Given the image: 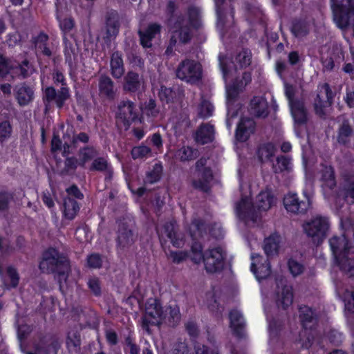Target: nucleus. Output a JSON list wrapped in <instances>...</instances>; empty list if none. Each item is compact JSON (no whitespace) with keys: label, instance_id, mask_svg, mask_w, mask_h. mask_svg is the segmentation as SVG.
Listing matches in <instances>:
<instances>
[{"label":"nucleus","instance_id":"obj_1","mask_svg":"<svg viewBox=\"0 0 354 354\" xmlns=\"http://www.w3.org/2000/svg\"><path fill=\"white\" fill-rule=\"evenodd\" d=\"M242 192L241 199L237 203L236 212L238 217L243 220L250 218L254 220V214L256 211L266 212L274 205V198L268 189L261 192L255 199L253 204L251 203V189L247 184L240 185Z\"/></svg>","mask_w":354,"mask_h":354},{"label":"nucleus","instance_id":"obj_2","mask_svg":"<svg viewBox=\"0 0 354 354\" xmlns=\"http://www.w3.org/2000/svg\"><path fill=\"white\" fill-rule=\"evenodd\" d=\"M329 243L335 261L342 270L350 276L354 275V259L351 257L354 253V247L348 246L344 236L333 237Z\"/></svg>","mask_w":354,"mask_h":354},{"label":"nucleus","instance_id":"obj_3","mask_svg":"<svg viewBox=\"0 0 354 354\" xmlns=\"http://www.w3.org/2000/svg\"><path fill=\"white\" fill-rule=\"evenodd\" d=\"M39 268L44 272H56L59 281V287L63 288L64 282L66 281L69 271V262L55 249H49L44 252L43 259L39 263Z\"/></svg>","mask_w":354,"mask_h":354},{"label":"nucleus","instance_id":"obj_4","mask_svg":"<svg viewBox=\"0 0 354 354\" xmlns=\"http://www.w3.org/2000/svg\"><path fill=\"white\" fill-rule=\"evenodd\" d=\"M39 268L44 272H56L59 281V287L63 288L64 282L66 281L69 271V262L55 249H49L44 252L43 259L39 263Z\"/></svg>","mask_w":354,"mask_h":354},{"label":"nucleus","instance_id":"obj_5","mask_svg":"<svg viewBox=\"0 0 354 354\" xmlns=\"http://www.w3.org/2000/svg\"><path fill=\"white\" fill-rule=\"evenodd\" d=\"M189 257L196 263L203 261L207 272L210 273L221 270L224 265V252L221 248H216L203 254L201 245L195 243L192 246Z\"/></svg>","mask_w":354,"mask_h":354},{"label":"nucleus","instance_id":"obj_6","mask_svg":"<svg viewBox=\"0 0 354 354\" xmlns=\"http://www.w3.org/2000/svg\"><path fill=\"white\" fill-rule=\"evenodd\" d=\"M220 65L223 73L224 80L226 84V103L228 117L227 120V125L230 128L232 125L230 118L236 116L233 107L234 100L236 97L239 91L241 90L251 80V75L249 73H245L241 80L238 81L236 84L230 85L229 84V81L231 77L233 76L234 72L232 71H228L224 60H222L221 59H220Z\"/></svg>","mask_w":354,"mask_h":354},{"label":"nucleus","instance_id":"obj_7","mask_svg":"<svg viewBox=\"0 0 354 354\" xmlns=\"http://www.w3.org/2000/svg\"><path fill=\"white\" fill-rule=\"evenodd\" d=\"M334 21L345 32L352 28L354 35V0H332Z\"/></svg>","mask_w":354,"mask_h":354},{"label":"nucleus","instance_id":"obj_8","mask_svg":"<svg viewBox=\"0 0 354 354\" xmlns=\"http://www.w3.org/2000/svg\"><path fill=\"white\" fill-rule=\"evenodd\" d=\"M329 229L328 220L321 216H315L303 224L304 232L312 237L315 242L319 243L325 239Z\"/></svg>","mask_w":354,"mask_h":354},{"label":"nucleus","instance_id":"obj_9","mask_svg":"<svg viewBox=\"0 0 354 354\" xmlns=\"http://www.w3.org/2000/svg\"><path fill=\"white\" fill-rule=\"evenodd\" d=\"M286 94L292 116L295 120V131L299 135L300 128L303 127L307 118L306 109L302 102L295 100V89L292 86H286Z\"/></svg>","mask_w":354,"mask_h":354},{"label":"nucleus","instance_id":"obj_10","mask_svg":"<svg viewBox=\"0 0 354 354\" xmlns=\"http://www.w3.org/2000/svg\"><path fill=\"white\" fill-rule=\"evenodd\" d=\"M166 316H164L160 303L155 299H149L146 304L145 315L142 318V327L149 331L150 326H158L161 324Z\"/></svg>","mask_w":354,"mask_h":354},{"label":"nucleus","instance_id":"obj_11","mask_svg":"<svg viewBox=\"0 0 354 354\" xmlns=\"http://www.w3.org/2000/svg\"><path fill=\"white\" fill-rule=\"evenodd\" d=\"M176 75L178 78L185 80L190 84L200 80L202 76L201 64L193 60H185L178 66Z\"/></svg>","mask_w":354,"mask_h":354},{"label":"nucleus","instance_id":"obj_12","mask_svg":"<svg viewBox=\"0 0 354 354\" xmlns=\"http://www.w3.org/2000/svg\"><path fill=\"white\" fill-rule=\"evenodd\" d=\"M333 98V93L327 84L319 86L314 101L315 112L319 115H325L331 104Z\"/></svg>","mask_w":354,"mask_h":354},{"label":"nucleus","instance_id":"obj_13","mask_svg":"<svg viewBox=\"0 0 354 354\" xmlns=\"http://www.w3.org/2000/svg\"><path fill=\"white\" fill-rule=\"evenodd\" d=\"M251 261V271L257 280L261 281L270 275V268L267 260L263 259L259 254H252Z\"/></svg>","mask_w":354,"mask_h":354},{"label":"nucleus","instance_id":"obj_14","mask_svg":"<svg viewBox=\"0 0 354 354\" xmlns=\"http://www.w3.org/2000/svg\"><path fill=\"white\" fill-rule=\"evenodd\" d=\"M118 122H122L124 125H129L131 121H135L137 118L136 107L133 103L126 102L122 103L116 113Z\"/></svg>","mask_w":354,"mask_h":354},{"label":"nucleus","instance_id":"obj_15","mask_svg":"<svg viewBox=\"0 0 354 354\" xmlns=\"http://www.w3.org/2000/svg\"><path fill=\"white\" fill-rule=\"evenodd\" d=\"M286 209L290 212L298 213L305 211L309 205V202H299L298 197L295 194H288L283 200Z\"/></svg>","mask_w":354,"mask_h":354},{"label":"nucleus","instance_id":"obj_16","mask_svg":"<svg viewBox=\"0 0 354 354\" xmlns=\"http://www.w3.org/2000/svg\"><path fill=\"white\" fill-rule=\"evenodd\" d=\"M254 124L252 120L250 118L242 119L239 123L236 138L239 142H245L250 138V134L254 129Z\"/></svg>","mask_w":354,"mask_h":354},{"label":"nucleus","instance_id":"obj_17","mask_svg":"<svg viewBox=\"0 0 354 354\" xmlns=\"http://www.w3.org/2000/svg\"><path fill=\"white\" fill-rule=\"evenodd\" d=\"M63 140L64 142V145H63V154L66 155L71 152V149H72L73 145L76 143L77 140L86 142L88 140V137L86 134L82 133L77 138H75L72 128H68L66 134L63 136Z\"/></svg>","mask_w":354,"mask_h":354},{"label":"nucleus","instance_id":"obj_18","mask_svg":"<svg viewBox=\"0 0 354 354\" xmlns=\"http://www.w3.org/2000/svg\"><path fill=\"white\" fill-rule=\"evenodd\" d=\"M45 95L48 102L55 100L58 106H61L64 101L69 97L68 89L65 87L61 88L58 94L52 87H48L45 91Z\"/></svg>","mask_w":354,"mask_h":354},{"label":"nucleus","instance_id":"obj_19","mask_svg":"<svg viewBox=\"0 0 354 354\" xmlns=\"http://www.w3.org/2000/svg\"><path fill=\"white\" fill-rule=\"evenodd\" d=\"M124 88L130 91H136L144 87V82L135 73H129L124 78Z\"/></svg>","mask_w":354,"mask_h":354},{"label":"nucleus","instance_id":"obj_20","mask_svg":"<svg viewBox=\"0 0 354 354\" xmlns=\"http://www.w3.org/2000/svg\"><path fill=\"white\" fill-rule=\"evenodd\" d=\"M213 135V127L210 124H205L198 129L195 139L198 143L205 144L212 141Z\"/></svg>","mask_w":354,"mask_h":354},{"label":"nucleus","instance_id":"obj_21","mask_svg":"<svg viewBox=\"0 0 354 354\" xmlns=\"http://www.w3.org/2000/svg\"><path fill=\"white\" fill-rule=\"evenodd\" d=\"M124 62L120 53H114L111 58V73L115 78H120L124 75Z\"/></svg>","mask_w":354,"mask_h":354},{"label":"nucleus","instance_id":"obj_22","mask_svg":"<svg viewBox=\"0 0 354 354\" xmlns=\"http://www.w3.org/2000/svg\"><path fill=\"white\" fill-rule=\"evenodd\" d=\"M160 32V26L156 24H151L148 26L146 32L140 31L141 44L145 48L151 46V39Z\"/></svg>","mask_w":354,"mask_h":354},{"label":"nucleus","instance_id":"obj_23","mask_svg":"<svg viewBox=\"0 0 354 354\" xmlns=\"http://www.w3.org/2000/svg\"><path fill=\"white\" fill-rule=\"evenodd\" d=\"M251 110L258 117H265L268 114V104L263 97H255L251 101Z\"/></svg>","mask_w":354,"mask_h":354},{"label":"nucleus","instance_id":"obj_24","mask_svg":"<svg viewBox=\"0 0 354 354\" xmlns=\"http://www.w3.org/2000/svg\"><path fill=\"white\" fill-rule=\"evenodd\" d=\"M96 155V151L93 148H85L84 151L81 152V160L80 163L77 161H74L73 158H68L66 160V165L71 168H75L78 165L84 166L86 162L90 160L93 157Z\"/></svg>","mask_w":354,"mask_h":354},{"label":"nucleus","instance_id":"obj_25","mask_svg":"<svg viewBox=\"0 0 354 354\" xmlns=\"http://www.w3.org/2000/svg\"><path fill=\"white\" fill-rule=\"evenodd\" d=\"M79 209V206L74 199L68 198L64 200L63 214L65 218L73 220Z\"/></svg>","mask_w":354,"mask_h":354},{"label":"nucleus","instance_id":"obj_26","mask_svg":"<svg viewBox=\"0 0 354 354\" xmlns=\"http://www.w3.org/2000/svg\"><path fill=\"white\" fill-rule=\"evenodd\" d=\"M281 237L277 234H272L264 241L263 249L268 255L274 254L279 248Z\"/></svg>","mask_w":354,"mask_h":354},{"label":"nucleus","instance_id":"obj_27","mask_svg":"<svg viewBox=\"0 0 354 354\" xmlns=\"http://www.w3.org/2000/svg\"><path fill=\"white\" fill-rule=\"evenodd\" d=\"M169 239H171L172 244L177 248L181 247L184 245V240L182 234L178 233L175 230L174 224H170L165 227L164 232Z\"/></svg>","mask_w":354,"mask_h":354},{"label":"nucleus","instance_id":"obj_28","mask_svg":"<svg viewBox=\"0 0 354 354\" xmlns=\"http://www.w3.org/2000/svg\"><path fill=\"white\" fill-rule=\"evenodd\" d=\"M322 187L325 192L330 190L335 185L333 170L330 167H325L322 173Z\"/></svg>","mask_w":354,"mask_h":354},{"label":"nucleus","instance_id":"obj_29","mask_svg":"<svg viewBox=\"0 0 354 354\" xmlns=\"http://www.w3.org/2000/svg\"><path fill=\"white\" fill-rule=\"evenodd\" d=\"M201 161L198 162V176H201L203 179V182H195L194 185L197 187L201 188L202 190H207V183H209L212 179V173L209 169L205 168L203 171L200 169V165Z\"/></svg>","mask_w":354,"mask_h":354},{"label":"nucleus","instance_id":"obj_30","mask_svg":"<svg viewBox=\"0 0 354 354\" xmlns=\"http://www.w3.org/2000/svg\"><path fill=\"white\" fill-rule=\"evenodd\" d=\"M33 94L31 88L22 86L17 91V99L21 105H25L32 100Z\"/></svg>","mask_w":354,"mask_h":354},{"label":"nucleus","instance_id":"obj_31","mask_svg":"<svg viewBox=\"0 0 354 354\" xmlns=\"http://www.w3.org/2000/svg\"><path fill=\"white\" fill-rule=\"evenodd\" d=\"M118 32V21L117 15H112L106 21V33L102 34V37L106 39H111L115 37Z\"/></svg>","mask_w":354,"mask_h":354},{"label":"nucleus","instance_id":"obj_32","mask_svg":"<svg viewBox=\"0 0 354 354\" xmlns=\"http://www.w3.org/2000/svg\"><path fill=\"white\" fill-rule=\"evenodd\" d=\"M99 90L101 96L111 97L113 93L111 79L109 77H102L99 82Z\"/></svg>","mask_w":354,"mask_h":354},{"label":"nucleus","instance_id":"obj_33","mask_svg":"<svg viewBox=\"0 0 354 354\" xmlns=\"http://www.w3.org/2000/svg\"><path fill=\"white\" fill-rule=\"evenodd\" d=\"M230 326L236 332H238L239 329H241L244 326V319L241 314L237 311H232L230 314Z\"/></svg>","mask_w":354,"mask_h":354},{"label":"nucleus","instance_id":"obj_34","mask_svg":"<svg viewBox=\"0 0 354 354\" xmlns=\"http://www.w3.org/2000/svg\"><path fill=\"white\" fill-rule=\"evenodd\" d=\"M276 148L272 144L268 143L263 145L259 149L258 156L261 161H266L274 154Z\"/></svg>","mask_w":354,"mask_h":354},{"label":"nucleus","instance_id":"obj_35","mask_svg":"<svg viewBox=\"0 0 354 354\" xmlns=\"http://www.w3.org/2000/svg\"><path fill=\"white\" fill-rule=\"evenodd\" d=\"M189 32L187 28L180 27L179 25L175 26L173 29V35L171 40L174 42L178 39L180 41L185 42L189 39Z\"/></svg>","mask_w":354,"mask_h":354},{"label":"nucleus","instance_id":"obj_36","mask_svg":"<svg viewBox=\"0 0 354 354\" xmlns=\"http://www.w3.org/2000/svg\"><path fill=\"white\" fill-rule=\"evenodd\" d=\"M292 167L291 161L285 156L278 157L274 165L275 172H280L285 170H289Z\"/></svg>","mask_w":354,"mask_h":354},{"label":"nucleus","instance_id":"obj_37","mask_svg":"<svg viewBox=\"0 0 354 354\" xmlns=\"http://www.w3.org/2000/svg\"><path fill=\"white\" fill-rule=\"evenodd\" d=\"M57 19L59 21V27L62 32L66 34L71 31L73 26V22L70 18L62 19L60 8L57 6Z\"/></svg>","mask_w":354,"mask_h":354},{"label":"nucleus","instance_id":"obj_38","mask_svg":"<svg viewBox=\"0 0 354 354\" xmlns=\"http://www.w3.org/2000/svg\"><path fill=\"white\" fill-rule=\"evenodd\" d=\"M196 153L190 147H183L178 149L175 155L177 159L180 160H187L195 157Z\"/></svg>","mask_w":354,"mask_h":354},{"label":"nucleus","instance_id":"obj_39","mask_svg":"<svg viewBox=\"0 0 354 354\" xmlns=\"http://www.w3.org/2000/svg\"><path fill=\"white\" fill-rule=\"evenodd\" d=\"M213 110L212 104L209 101H204L198 108V114L202 118H207L212 116Z\"/></svg>","mask_w":354,"mask_h":354},{"label":"nucleus","instance_id":"obj_40","mask_svg":"<svg viewBox=\"0 0 354 354\" xmlns=\"http://www.w3.org/2000/svg\"><path fill=\"white\" fill-rule=\"evenodd\" d=\"M300 312L302 325L305 328H307L308 322H313V312L311 308L306 306L300 308Z\"/></svg>","mask_w":354,"mask_h":354},{"label":"nucleus","instance_id":"obj_41","mask_svg":"<svg viewBox=\"0 0 354 354\" xmlns=\"http://www.w3.org/2000/svg\"><path fill=\"white\" fill-rule=\"evenodd\" d=\"M19 279V276L15 268L8 267L7 269V275L5 277V281L6 283L10 281V284L8 286L13 288L16 287L18 285Z\"/></svg>","mask_w":354,"mask_h":354},{"label":"nucleus","instance_id":"obj_42","mask_svg":"<svg viewBox=\"0 0 354 354\" xmlns=\"http://www.w3.org/2000/svg\"><path fill=\"white\" fill-rule=\"evenodd\" d=\"M236 62L240 68L250 65L251 63V53L248 50H243L236 57Z\"/></svg>","mask_w":354,"mask_h":354},{"label":"nucleus","instance_id":"obj_43","mask_svg":"<svg viewBox=\"0 0 354 354\" xmlns=\"http://www.w3.org/2000/svg\"><path fill=\"white\" fill-rule=\"evenodd\" d=\"M162 167L160 165H156L151 172L148 173L147 181L153 183L157 182L161 176Z\"/></svg>","mask_w":354,"mask_h":354},{"label":"nucleus","instance_id":"obj_44","mask_svg":"<svg viewBox=\"0 0 354 354\" xmlns=\"http://www.w3.org/2000/svg\"><path fill=\"white\" fill-rule=\"evenodd\" d=\"M149 153L150 151L147 146H138L132 149V156L134 158L146 157Z\"/></svg>","mask_w":354,"mask_h":354},{"label":"nucleus","instance_id":"obj_45","mask_svg":"<svg viewBox=\"0 0 354 354\" xmlns=\"http://www.w3.org/2000/svg\"><path fill=\"white\" fill-rule=\"evenodd\" d=\"M292 301V293L289 288H286L282 292L281 304L285 308L291 304Z\"/></svg>","mask_w":354,"mask_h":354},{"label":"nucleus","instance_id":"obj_46","mask_svg":"<svg viewBox=\"0 0 354 354\" xmlns=\"http://www.w3.org/2000/svg\"><path fill=\"white\" fill-rule=\"evenodd\" d=\"M288 265L290 273L294 276L300 274L303 270L301 264L295 260H289Z\"/></svg>","mask_w":354,"mask_h":354},{"label":"nucleus","instance_id":"obj_47","mask_svg":"<svg viewBox=\"0 0 354 354\" xmlns=\"http://www.w3.org/2000/svg\"><path fill=\"white\" fill-rule=\"evenodd\" d=\"M11 133L10 124L8 121L2 122L0 124V140L9 138Z\"/></svg>","mask_w":354,"mask_h":354},{"label":"nucleus","instance_id":"obj_48","mask_svg":"<svg viewBox=\"0 0 354 354\" xmlns=\"http://www.w3.org/2000/svg\"><path fill=\"white\" fill-rule=\"evenodd\" d=\"M175 93L171 88L161 87L159 92V96L161 101H165L168 102L174 97Z\"/></svg>","mask_w":354,"mask_h":354},{"label":"nucleus","instance_id":"obj_49","mask_svg":"<svg viewBox=\"0 0 354 354\" xmlns=\"http://www.w3.org/2000/svg\"><path fill=\"white\" fill-rule=\"evenodd\" d=\"M108 167L107 161L104 158L95 159L92 165V169L104 170Z\"/></svg>","mask_w":354,"mask_h":354},{"label":"nucleus","instance_id":"obj_50","mask_svg":"<svg viewBox=\"0 0 354 354\" xmlns=\"http://www.w3.org/2000/svg\"><path fill=\"white\" fill-rule=\"evenodd\" d=\"M101 259L99 254H91L87 259L88 265L93 268H98L101 265Z\"/></svg>","mask_w":354,"mask_h":354},{"label":"nucleus","instance_id":"obj_51","mask_svg":"<svg viewBox=\"0 0 354 354\" xmlns=\"http://www.w3.org/2000/svg\"><path fill=\"white\" fill-rule=\"evenodd\" d=\"M351 133V129L348 125H344L339 132V142H345V136H348Z\"/></svg>","mask_w":354,"mask_h":354},{"label":"nucleus","instance_id":"obj_52","mask_svg":"<svg viewBox=\"0 0 354 354\" xmlns=\"http://www.w3.org/2000/svg\"><path fill=\"white\" fill-rule=\"evenodd\" d=\"M187 256L186 255V253L183 252H172L171 253V258L175 263H180L184 260H185L186 257Z\"/></svg>","mask_w":354,"mask_h":354},{"label":"nucleus","instance_id":"obj_53","mask_svg":"<svg viewBox=\"0 0 354 354\" xmlns=\"http://www.w3.org/2000/svg\"><path fill=\"white\" fill-rule=\"evenodd\" d=\"M9 72V64L7 60L3 57H0V75H4Z\"/></svg>","mask_w":354,"mask_h":354},{"label":"nucleus","instance_id":"obj_54","mask_svg":"<svg viewBox=\"0 0 354 354\" xmlns=\"http://www.w3.org/2000/svg\"><path fill=\"white\" fill-rule=\"evenodd\" d=\"M118 240L120 244L124 245L126 243H128L130 240H132V233L131 232H127L120 234Z\"/></svg>","mask_w":354,"mask_h":354},{"label":"nucleus","instance_id":"obj_55","mask_svg":"<svg viewBox=\"0 0 354 354\" xmlns=\"http://www.w3.org/2000/svg\"><path fill=\"white\" fill-rule=\"evenodd\" d=\"M88 286L90 289L95 292V294H97L100 291V286H99V280L97 279H89L88 282Z\"/></svg>","mask_w":354,"mask_h":354},{"label":"nucleus","instance_id":"obj_56","mask_svg":"<svg viewBox=\"0 0 354 354\" xmlns=\"http://www.w3.org/2000/svg\"><path fill=\"white\" fill-rule=\"evenodd\" d=\"M345 310L348 313H354V295H351L349 299H345Z\"/></svg>","mask_w":354,"mask_h":354},{"label":"nucleus","instance_id":"obj_57","mask_svg":"<svg viewBox=\"0 0 354 354\" xmlns=\"http://www.w3.org/2000/svg\"><path fill=\"white\" fill-rule=\"evenodd\" d=\"M166 315L168 314V310H165ZM169 318L173 319V322H176L179 319V310L178 308H170L169 310Z\"/></svg>","mask_w":354,"mask_h":354},{"label":"nucleus","instance_id":"obj_58","mask_svg":"<svg viewBox=\"0 0 354 354\" xmlns=\"http://www.w3.org/2000/svg\"><path fill=\"white\" fill-rule=\"evenodd\" d=\"M21 74L23 76H27L32 73V68L29 66V63L27 62H24L20 66Z\"/></svg>","mask_w":354,"mask_h":354},{"label":"nucleus","instance_id":"obj_59","mask_svg":"<svg viewBox=\"0 0 354 354\" xmlns=\"http://www.w3.org/2000/svg\"><path fill=\"white\" fill-rule=\"evenodd\" d=\"M223 3V0H215V5L216 8V12L218 16V19L219 21H223V9L221 6Z\"/></svg>","mask_w":354,"mask_h":354},{"label":"nucleus","instance_id":"obj_60","mask_svg":"<svg viewBox=\"0 0 354 354\" xmlns=\"http://www.w3.org/2000/svg\"><path fill=\"white\" fill-rule=\"evenodd\" d=\"M151 143L157 149H160L162 146L161 136L158 133H154L151 139Z\"/></svg>","mask_w":354,"mask_h":354},{"label":"nucleus","instance_id":"obj_61","mask_svg":"<svg viewBox=\"0 0 354 354\" xmlns=\"http://www.w3.org/2000/svg\"><path fill=\"white\" fill-rule=\"evenodd\" d=\"M51 145L53 151H56V150H61V142L58 138V136H55V134L54 135L53 138L52 140Z\"/></svg>","mask_w":354,"mask_h":354},{"label":"nucleus","instance_id":"obj_62","mask_svg":"<svg viewBox=\"0 0 354 354\" xmlns=\"http://www.w3.org/2000/svg\"><path fill=\"white\" fill-rule=\"evenodd\" d=\"M345 101L350 107L354 106V91H347Z\"/></svg>","mask_w":354,"mask_h":354},{"label":"nucleus","instance_id":"obj_63","mask_svg":"<svg viewBox=\"0 0 354 354\" xmlns=\"http://www.w3.org/2000/svg\"><path fill=\"white\" fill-rule=\"evenodd\" d=\"M67 193L69 195L73 196L75 198H80L82 196L81 193L78 190V188L75 186H72L67 189Z\"/></svg>","mask_w":354,"mask_h":354},{"label":"nucleus","instance_id":"obj_64","mask_svg":"<svg viewBox=\"0 0 354 354\" xmlns=\"http://www.w3.org/2000/svg\"><path fill=\"white\" fill-rule=\"evenodd\" d=\"M345 196L348 201L351 202L354 201V183L350 185L349 188L345 194Z\"/></svg>","mask_w":354,"mask_h":354}]
</instances>
